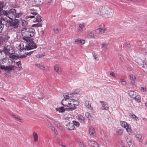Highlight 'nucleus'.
<instances>
[{
    "label": "nucleus",
    "instance_id": "nucleus-1",
    "mask_svg": "<svg viewBox=\"0 0 147 147\" xmlns=\"http://www.w3.org/2000/svg\"><path fill=\"white\" fill-rule=\"evenodd\" d=\"M21 33L23 36V39L24 40H27L30 39V37L34 36L35 30L31 28L24 27L22 28L21 31Z\"/></svg>",
    "mask_w": 147,
    "mask_h": 147
},
{
    "label": "nucleus",
    "instance_id": "nucleus-2",
    "mask_svg": "<svg viewBox=\"0 0 147 147\" xmlns=\"http://www.w3.org/2000/svg\"><path fill=\"white\" fill-rule=\"evenodd\" d=\"M7 22L9 23V28L11 31H13L17 28L19 25L20 22L18 20L13 19L7 20Z\"/></svg>",
    "mask_w": 147,
    "mask_h": 147
},
{
    "label": "nucleus",
    "instance_id": "nucleus-3",
    "mask_svg": "<svg viewBox=\"0 0 147 147\" xmlns=\"http://www.w3.org/2000/svg\"><path fill=\"white\" fill-rule=\"evenodd\" d=\"M25 40L26 41V45L25 48L26 50L28 51L37 48L36 44L34 42L32 39H30Z\"/></svg>",
    "mask_w": 147,
    "mask_h": 147
},
{
    "label": "nucleus",
    "instance_id": "nucleus-4",
    "mask_svg": "<svg viewBox=\"0 0 147 147\" xmlns=\"http://www.w3.org/2000/svg\"><path fill=\"white\" fill-rule=\"evenodd\" d=\"M30 10L32 11L31 12V14L33 15V16H27L26 17L27 18H35V16H36V20L34 21V22H41L42 20L41 19V17L38 14V13L36 12V11H37V9H35L34 8L30 9Z\"/></svg>",
    "mask_w": 147,
    "mask_h": 147
},
{
    "label": "nucleus",
    "instance_id": "nucleus-5",
    "mask_svg": "<svg viewBox=\"0 0 147 147\" xmlns=\"http://www.w3.org/2000/svg\"><path fill=\"white\" fill-rule=\"evenodd\" d=\"M69 108H67V110L68 111H71L76 109V106H78L79 102L77 100H75L73 99H69Z\"/></svg>",
    "mask_w": 147,
    "mask_h": 147
},
{
    "label": "nucleus",
    "instance_id": "nucleus-6",
    "mask_svg": "<svg viewBox=\"0 0 147 147\" xmlns=\"http://www.w3.org/2000/svg\"><path fill=\"white\" fill-rule=\"evenodd\" d=\"M3 52L6 56L8 54L9 56L10 55L14 54L15 53V52L12 47L8 45L4 47L3 48Z\"/></svg>",
    "mask_w": 147,
    "mask_h": 147
},
{
    "label": "nucleus",
    "instance_id": "nucleus-7",
    "mask_svg": "<svg viewBox=\"0 0 147 147\" xmlns=\"http://www.w3.org/2000/svg\"><path fill=\"white\" fill-rule=\"evenodd\" d=\"M34 52V51H32L29 52L25 53L24 55H20V56L14 55V54H12L11 55H10L9 57L13 59H17L19 58H23L26 57L27 56H30Z\"/></svg>",
    "mask_w": 147,
    "mask_h": 147
},
{
    "label": "nucleus",
    "instance_id": "nucleus-8",
    "mask_svg": "<svg viewBox=\"0 0 147 147\" xmlns=\"http://www.w3.org/2000/svg\"><path fill=\"white\" fill-rule=\"evenodd\" d=\"M16 68V66L13 65H10L8 66H6V67L4 65L3 66L1 65L0 66V68L1 69L4 70L5 71L8 70L9 71L14 70Z\"/></svg>",
    "mask_w": 147,
    "mask_h": 147
},
{
    "label": "nucleus",
    "instance_id": "nucleus-9",
    "mask_svg": "<svg viewBox=\"0 0 147 147\" xmlns=\"http://www.w3.org/2000/svg\"><path fill=\"white\" fill-rule=\"evenodd\" d=\"M101 12L102 14L104 15L111 16L113 15V13L112 11V10L109 8L106 9L105 10H103Z\"/></svg>",
    "mask_w": 147,
    "mask_h": 147
},
{
    "label": "nucleus",
    "instance_id": "nucleus-10",
    "mask_svg": "<svg viewBox=\"0 0 147 147\" xmlns=\"http://www.w3.org/2000/svg\"><path fill=\"white\" fill-rule=\"evenodd\" d=\"M16 12V10L14 9H11L9 10V16L8 18L10 20V19H12L13 17H14V16Z\"/></svg>",
    "mask_w": 147,
    "mask_h": 147
},
{
    "label": "nucleus",
    "instance_id": "nucleus-11",
    "mask_svg": "<svg viewBox=\"0 0 147 147\" xmlns=\"http://www.w3.org/2000/svg\"><path fill=\"white\" fill-rule=\"evenodd\" d=\"M88 144L91 147H100V145L94 141L89 140L88 142Z\"/></svg>",
    "mask_w": 147,
    "mask_h": 147
},
{
    "label": "nucleus",
    "instance_id": "nucleus-12",
    "mask_svg": "<svg viewBox=\"0 0 147 147\" xmlns=\"http://www.w3.org/2000/svg\"><path fill=\"white\" fill-rule=\"evenodd\" d=\"M69 102V99H64L62 100L61 102V103L63 105L69 107L70 106Z\"/></svg>",
    "mask_w": 147,
    "mask_h": 147
},
{
    "label": "nucleus",
    "instance_id": "nucleus-13",
    "mask_svg": "<svg viewBox=\"0 0 147 147\" xmlns=\"http://www.w3.org/2000/svg\"><path fill=\"white\" fill-rule=\"evenodd\" d=\"M100 102L102 103V109L107 110L109 109L108 105L106 103L103 101H100Z\"/></svg>",
    "mask_w": 147,
    "mask_h": 147
},
{
    "label": "nucleus",
    "instance_id": "nucleus-14",
    "mask_svg": "<svg viewBox=\"0 0 147 147\" xmlns=\"http://www.w3.org/2000/svg\"><path fill=\"white\" fill-rule=\"evenodd\" d=\"M66 128L69 130H72L74 129V126L73 123H69L66 125Z\"/></svg>",
    "mask_w": 147,
    "mask_h": 147
},
{
    "label": "nucleus",
    "instance_id": "nucleus-15",
    "mask_svg": "<svg viewBox=\"0 0 147 147\" xmlns=\"http://www.w3.org/2000/svg\"><path fill=\"white\" fill-rule=\"evenodd\" d=\"M67 108H64L63 107H59L55 108V110L57 111H58L59 113H63L65 111L67 110Z\"/></svg>",
    "mask_w": 147,
    "mask_h": 147
},
{
    "label": "nucleus",
    "instance_id": "nucleus-16",
    "mask_svg": "<svg viewBox=\"0 0 147 147\" xmlns=\"http://www.w3.org/2000/svg\"><path fill=\"white\" fill-rule=\"evenodd\" d=\"M50 119L53 121V123L56 125L57 127H58L59 129H62V127H61V124L57 121H56L53 118H50Z\"/></svg>",
    "mask_w": 147,
    "mask_h": 147
},
{
    "label": "nucleus",
    "instance_id": "nucleus-17",
    "mask_svg": "<svg viewBox=\"0 0 147 147\" xmlns=\"http://www.w3.org/2000/svg\"><path fill=\"white\" fill-rule=\"evenodd\" d=\"M73 94H69V93H66L63 95V96L65 99H69L70 98H72L73 97Z\"/></svg>",
    "mask_w": 147,
    "mask_h": 147
},
{
    "label": "nucleus",
    "instance_id": "nucleus-18",
    "mask_svg": "<svg viewBox=\"0 0 147 147\" xmlns=\"http://www.w3.org/2000/svg\"><path fill=\"white\" fill-rule=\"evenodd\" d=\"M128 94L131 97L133 98H134L136 94V93L133 91H128Z\"/></svg>",
    "mask_w": 147,
    "mask_h": 147
},
{
    "label": "nucleus",
    "instance_id": "nucleus-19",
    "mask_svg": "<svg viewBox=\"0 0 147 147\" xmlns=\"http://www.w3.org/2000/svg\"><path fill=\"white\" fill-rule=\"evenodd\" d=\"M85 104L86 107L88 108L90 110H93L91 106V104L90 103H89V102L88 101L85 100Z\"/></svg>",
    "mask_w": 147,
    "mask_h": 147
},
{
    "label": "nucleus",
    "instance_id": "nucleus-20",
    "mask_svg": "<svg viewBox=\"0 0 147 147\" xmlns=\"http://www.w3.org/2000/svg\"><path fill=\"white\" fill-rule=\"evenodd\" d=\"M130 77V80H131V82L132 84L134 85L135 83V80L136 79L135 76L132 74H131L129 75Z\"/></svg>",
    "mask_w": 147,
    "mask_h": 147
},
{
    "label": "nucleus",
    "instance_id": "nucleus-21",
    "mask_svg": "<svg viewBox=\"0 0 147 147\" xmlns=\"http://www.w3.org/2000/svg\"><path fill=\"white\" fill-rule=\"evenodd\" d=\"M9 11H5L3 10H0V15L3 14L4 16H7V17H8L9 16Z\"/></svg>",
    "mask_w": 147,
    "mask_h": 147
},
{
    "label": "nucleus",
    "instance_id": "nucleus-22",
    "mask_svg": "<svg viewBox=\"0 0 147 147\" xmlns=\"http://www.w3.org/2000/svg\"><path fill=\"white\" fill-rule=\"evenodd\" d=\"M35 66H37V67L40 68L41 69L45 70V66L41 64H36L35 65Z\"/></svg>",
    "mask_w": 147,
    "mask_h": 147
},
{
    "label": "nucleus",
    "instance_id": "nucleus-23",
    "mask_svg": "<svg viewBox=\"0 0 147 147\" xmlns=\"http://www.w3.org/2000/svg\"><path fill=\"white\" fill-rule=\"evenodd\" d=\"M127 131L130 135H133L134 134L133 131L132 130L130 127H129V125L128 127H127L126 129Z\"/></svg>",
    "mask_w": 147,
    "mask_h": 147
},
{
    "label": "nucleus",
    "instance_id": "nucleus-24",
    "mask_svg": "<svg viewBox=\"0 0 147 147\" xmlns=\"http://www.w3.org/2000/svg\"><path fill=\"white\" fill-rule=\"evenodd\" d=\"M33 136L34 137V141L36 142L38 140V135L34 131L33 133Z\"/></svg>",
    "mask_w": 147,
    "mask_h": 147
},
{
    "label": "nucleus",
    "instance_id": "nucleus-25",
    "mask_svg": "<svg viewBox=\"0 0 147 147\" xmlns=\"http://www.w3.org/2000/svg\"><path fill=\"white\" fill-rule=\"evenodd\" d=\"M6 5V3L3 1H0V10H3V8H4Z\"/></svg>",
    "mask_w": 147,
    "mask_h": 147
},
{
    "label": "nucleus",
    "instance_id": "nucleus-26",
    "mask_svg": "<svg viewBox=\"0 0 147 147\" xmlns=\"http://www.w3.org/2000/svg\"><path fill=\"white\" fill-rule=\"evenodd\" d=\"M121 125L122 127L126 128V129L127 128V127H128L129 125L127 122L125 121L122 122V123H121Z\"/></svg>",
    "mask_w": 147,
    "mask_h": 147
},
{
    "label": "nucleus",
    "instance_id": "nucleus-27",
    "mask_svg": "<svg viewBox=\"0 0 147 147\" xmlns=\"http://www.w3.org/2000/svg\"><path fill=\"white\" fill-rule=\"evenodd\" d=\"M6 21L5 20L4 18H3L2 17H1L0 18V25H3V28L4 25L5 24H6Z\"/></svg>",
    "mask_w": 147,
    "mask_h": 147
},
{
    "label": "nucleus",
    "instance_id": "nucleus-28",
    "mask_svg": "<svg viewBox=\"0 0 147 147\" xmlns=\"http://www.w3.org/2000/svg\"><path fill=\"white\" fill-rule=\"evenodd\" d=\"M89 132L90 135H92L95 133V131L93 127H91L89 129Z\"/></svg>",
    "mask_w": 147,
    "mask_h": 147
},
{
    "label": "nucleus",
    "instance_id": "nucleus-29",
    "mask_svg": "<svg viewBox=\"0 0 147 147\" xmlns=\"http://www.w3.org/2000/svg\"><path fill=\"white\" fill-rule=\"evenodd\" d=\"M129 116L136 121H139V119L134 114L129 113Z\"/></svg>",
    "mask_w": 147,
    "mask_h": 147
},
{
    "label": "nucleus",
    "instance_id": "nucleus-30",
    "mask_svg": "<svg viewBox=\"0 0 147 147\" xmlns=\"http://www.w3.org/2000/svg\"><path fill=\"white\" fill-rule=\"evenodd\" d=\"M134 98L136 101H137L138 102H140L141 97L139 95H137L136 94V95L135 96Z\"/></svg>",
    "mask_w": 147,
    "mask_h": 147
},
{
    "label": "nucleus",
    "instance_id": "nucleus-31",
    "mask_svg": "<svg viewBox=\"0 0 147 147\" xmlns=\"http://www.w3.org/2000/svg\"><path fill=\"white\" fill-rule=\"evenodd\" d=\"M108 47V45L106 43H102L101 44V48L103 50L107 49Z\"/></svg>",
    "mask_w": 147,
    "mask_h": 147
},
{
    "label": "nucleus",
    "instance_id": "nucleus-32",
    "mask_svg": "<svg viewBox=\"0 0 147 147\" xmlns=\"http://www.w3.org/2000/svg\"><path fill=\"white\" fill-rule=\"evenodd\" d=\"M79 42L80 43L82 44H84L85 43V41L84 40L80 39L79 38L76 39L75 41V42Z\"/></svg>",
    "mask_w": 147,
    "mask_h": 147
},
{
    "label": "nucleus",
    "instance_id": "nucleus-33",
    "mask_svg": "<svg viewBox=\"0 0 147 147\" xmlns=\"http://www.w3.org/2000/svg\"><path fill=\"white\" fill-rule=\"evenodd\" d=\"M28 23L27 21L25 20H22V25L24 27H27L26 26L28 24Z\"/></svg>",
    "mask_w": 147,
    "mask_h": 147
},
{
    "label": "nucleus",
    "instance_id": "nucleus-34",
    "mask_svg": "<svg viewBox=\"0 0 147 147\" xmlns=\"http://www.w3.org/2000/svg\"><path fill=\"white\" fill-rule=\"evenodd\" d=\"M127 143L129 147H135L134 143L132 140H129V142H128Z\"/></svg>",
    "mask_w": 147,
    "mask_h": 147
},
{
    "label": "nucleus",
    "instance_id": "nucleus-35",
    "mask_svg": "<svg viewBox=\"0 0 147 147\" xmlns=\"http://www.w3.org/2000/svg\"><path fill=\"white\" fill-rule=\"evenodd\" d=\"M23 13H22L20 12L19 13H16V14L14 16V18L15 19L16 18H19L22 15Z\"/></svg>",
    "mask_w": 147,
    "mask_h": 147
},
{
    "label": "nucleus",
    "instance_id": "nucleus-36",
    "mask_svg": "<svg viewBox=\"0 0 147 147\" xmlns=\"http://www.w3.org/2000/svg\"><path fill=\"white\" fill-rule=\"evenodd\" d=\"M85 26V24L84 23L82 24H79V27L78 28V30L80 31H81L83 30V28Z\"/></svg>",
    "mask_w": 147,
    "mask_h": 147
},
{
    "label": "nucleus",
    "instance_id": "nucleus-37",
    "mask_svg": "<svg viewBox=\"0 0 147 147\" xmlns=\"http://www.w3.org/2000/svg\"><path fill=\"white\" fill-rule=\"evenodd\" d=\"M86 116L88 119V120H90L92 118V115L90 113L88 112H87L85 114Z\"/></svg>",
    "mask_w": 147,
    "mask_h": 147
},
{
    "label": "nucleus",
    "instance_id": "nucleus-38",
    "mask_svg": "<svg viewBox=\"0 0 147 147\" xmlns=\"http://www.w3.org/2000/svg\"><path fill=\"white\" fill-rule=\"evenodd\" d=\"M11 115L14 117L16 119H17L18 120L20 121V122H22V119L20 118L19 116H16V115L13 114H11Z\"/></svg>",
    "mask_w": 147,
    "mask_h": 147
},
{
    "label": "nucleus",
    "instance_id": "nucleus-39",
    "mask_svg": "<svg viewBox=\"0 0 147 147\" xmlns=\"http://www.w3.org/2000/svg\"><path fill=\"white\" fill-rule=\"evenodd\" d=\"M73 123L74 126L75 125L76 126L78 127L80 126V124L79 122L76 121H73Z\"/></svg>",
    "mask_w": 147,
    "mask_h": 147
},
{
    "label": "nucleus",
    "instance_id": "nucleus-40",
    "mask_svg": "<svg viewBox=\"0 0 147 147\" xmlns=\"http://www.w3.org/2000/svg\"><path fill=\"white\" fill-rule=\"evenodd\" d=\"M32 26L33 27H42V24H41L39 23L36 24H35L32 25Z\"/></svg>",
    "mask_w": 147,
    "mask_h": 147
},
{
    "label": "nucleus",
    "instance_id": "nucleus-41",
    "mask_svg": "<svg viewBox=\"0 0 147 147\" xmlns=\"http://www.w3.org/2000/svg\"><path fill=\"white\" fill-rule=\"evenodd\" d=\"M123 133V130L122 129H120L117 132V135H121Z\"/></svg>",
    "mask_w": 147,
    "mask_h": 147
},
{
    "label": "nucleus",
    "instance_id": "nucleus-42",
    "mask_svg": "<svg viewBox=\"0 0 147 147\" xmlns=\"http://www.w3.org/2000/svg\"><path fill=\"white\" fill-rule=\"evenodd\" d=\"M136 137L139 139V140H141L142 138V136L140 134H137L136 136Z\"/></svg>",
    "mask_w": 147,
    "mask_h": 147
},
{
    "label": "nucleus",
    "instance_id": "nucleus-43",
    "mask_svg": "<svg viewBox=\"0 0 147 147\" xmlns=\"http://www.w3.org/2000/svg\"><path fill=\"white\" fill-rule=\"evenodd\" d=\"M78 144L81 147H86L81 142L78 141Z\"/></svg>",
    "mask_w": 147,
    "mask_h": 147
},
{
    "label": "nucleus",
    "instance_id": "nucleus-44",
    "mask_svg": "<svg viewBox=\"0 0 147 147\" xmlns=\"http://www.w3.org/2000/svg\"><path fill=\"white\" fill-rule=\"evenodd\" d=\"M127 142H129V141L130 140H131V139L130 138L129 136H127L125 138Z\"/></svg>",
    "mask_w": 147,
    "mask_h": 147
},
{
    "label": "nucleus",
    "instance_id": "nucleus-45",
    "mask_svg": "<svg viewBox=\"0 0 147 147\" xmlns=\"http://www.w3.org/2000/svg\"><path fill=\"white\" fill-rule=\"evenodd\" d=\"M89 36L92 38H93L94 37V35L92 32H90L89 34Z\"/></svg>",
    "mask_w": 147,
    "mask_h": 147
},
{
    "label": "nucleus",
    "instance_id": "nucleus-46",
    "mask_svg": "<svg viewBox=\"0 0 147 147\" xmlns=\"http://www.w3.org/2000/svg\"><path fill=\"white\" fill-rule=\"evenodd\" d=\"M54 69L57 72H59L60 71H59V68L55 66L54 67Z\"/></svg>",
    "mask_w": 147,
    "mask_h": 147
},
{
    "label": "nucleus",
    "instance_id": "nucleus-47",
    "mask_svg": "<svg viewBox=\"0 0 147 147\" xmlns=\"http://www.w3.org/2000/svg\"><path fill=\"white\" fill-rule=\"evenodd\" d=\"M96 54L94 53L93 55V57L96 60L98 61L99 60V59L96 57Z\"/></svg>",
    "mask_w": 147,
    "mask_h": 147
},
{
    "label": "nucleus",
    "instance_id": "nucleus-48",
    "mask_svg": "<svg viewBox=\"0 0 147 147\" xmlns=\"http://www.w3.org/2000/svg\"><path fill=\"white\" fill-rule=\"evenodd\" d=\"M54 31L55 33H57L58 32V29L57 28H54Z\"/></svg>",
    "mask_w": 147,
    "mask_h": 147
},
{
    "label": "nucleus",
    "instance_id": "nucleus-49",
    "mask_svg": "<svg viewBox=\"0 0 147 147\" xmlns=\"http://www.w3.org/2000/svg\"><path fill=\"white\" fill-rule=\"evenodd\" d=\"M16 65L18 66H19L21 65V61H19L18 62H16Z\"/></svg>",
    "mask_w": 147,
    "mask_h": 147
},
{
    "label": "nucleus",
    "instance_id": "nucleus-50",
    "mask_svg": "<svg viewBox=\"0 0 147 147\" xmlns=\"http://www.w3.org/2000/svg\"><path fill=\"white\" fill-rule=\"evenodd\" d=\"M110 74L111 76L113 77H115V75L114 74V73L113 72H110Z\"/></svg>",
    "mask_w": 147,
    "mask_h": 147
},
{
    "label": "nucleus",
    "instance_id": "nucleus-51",
    "mask_svg": "<svg viewBox=\"0 0 147 147\" xmlns=\"http://www.w3.org/2000/svg\"><path fill=\"white\" fill-rule=\"evenodd\" d=\"M58 144L61 145V146H62L63 147H65V145H63V144L62 143H60V142H59Z\"/></svg>",
    "mask_w": 147,
    "mask_h": 147
},
{
    "label": "nucleus",
    "instance_id": "nucleus-52",
    "mask_svg": "<svg viewBox=\"0 0 147 147\" xmlns=\"http://www.w3.org/2000/svg\"><path fill=\"white\" fill-rule=\"evenodd\" d=\"M44 34V32L43 31H41L40 32L39 34L41 36L42 35Z\"/></svg>",
    "mask_w": 147,
    "mask_h": 147
},
{
    "label": "nucleus",
    "instance_id": "nucleus-53",
    "mask_svg": "<svg viewBox=\"0 0 147 147\" xmlns=\"http://www.w3.org/2000/svg\"><path fill=\"white\" fill-rule=\"evenodd\" d=\"M121 83L123 85H125L127 84V83L125 80H124L123 82H122V83Z\"/></svg>",
    "mask_w": 147,
    "mask_h": 147
},
{
    "label": "nucleus",
    "instance_id": "nucleus-54",
    "mask_svg": "<svg viewBox=\"0 0 147 147\" xmlns=\"http://www.w3.org/2000/svg\"><path fill=\"white\" fill-rule=\"evenodd\" d=\"M40 5L39 4H37L36 5H32V7H38Z\"/></svg>",
    "mask_w": 147,
    "mask_h": 147
},
{
    "label": "nucleus",
    "instance_id": "nucleus-55",
    "mask_svg": "<svg viewBox=\"0 0 147 147\" xmlns=\"http://www.w3.org/2000/svg\"><path fill=\"white\" fill-rule=\"evenodd\" d=\"M101 32H103V33L107 30V29L106 28L101 29Z\"/></svg>",
    "mask_w": 147,
    "mask_h": 147
},
{
    "label": "nucleus",
    "instance_id": "nucleus-56",
    "mask_svg": "<svg viewBox=\"0 0 147 147\" xmlns=\"http://www.w3.org/2000/svg\"><path fill=\"white\" fill-rule=\"evenodd\" d=\"M121 146L122 147H124V146H125V143L122 141L121 142Z\"/></svg>",
    "mask_w": 147,
    "mask_h": 147
},
{
    "label": "nucleus",
    "instance_id": "nucleus-57",
    "mask_svg": "<svg viewBox=\"0 0 147 147\" xmlns=\"http://www.w3.org/2000/svg\"><path fill=\"white\" fill-rule=\"evenodd\" d=\"M101 30V28H98L96 29V31H97L98 30L99 31V32H101V30Z\"/></svg>",
    "mask_w": 147,
    "mask_h": 147
},
{
    "label": "nucleus",
    "instance_id": "nucleus-58",
    "mask_svg": "<svg viewBox=\"0 0 147 147\" xmlns=\"http://www.w3.org/2000/svg\"><path fill=\"white\" fill-rule=\"evenodd\" d=\"M51 128L53 131H55V129L53 126L51 127Z\"/></svg>",
    "mask_w": 147,
    "mask_h": 147
},
{
    "label": "nucleus",
    "instance_id": "nucleus-59",
    "mask_svg": "<svg viewBox=\"0 0 147 147\" xmlns=\"http://www.w3.org/2000/svg\"><path fill=\"white\" fill-rule=\"evenodd\" d=\"M45 55H40L39 56V58H41L44 57V56H45Z\"/></svg>",
    "mask_w": 147,
    "mask_h": 147
},
{
    "label": "nucleus",
    "instance_id": "nucleus-60",
    "mask_svg": "<svg viewBox=\"0 0 147 147\" xmlns=\"http://www.w3.org/2000/svg\"><path fill=\"white\" fill-rule=\"evenodd\" d=\"M1 38H0V43L1 44L3 42V40L2 39H1Z\"/></svg>",
    "mask_w": 147,
    "mask_h": 147
},
{
    "label": "nucleus",
    "instance_id": "nucleus-61",
    "mask_svg": "<svg viewBox=\"0 0 147 147\" xmlns=\"http://www.w3.org/2000/svg\"><path fill=\"white\" fill-rule=\"evenodd\" d=\"M125 45L127 46H128V45H130V44L129 42H126Z\"/></svg>",
    "mask_w": 147,
    "mask_h": 147
},
{
    "label": "nucleus",
    "instance_id": "nucleus-62",
    "mask_svg": "<svg viewBox=\"0 0 147 147\" xmlns=\"http://www.w3.org/2000/svg\"><path fill=\"white\" fill-rule=\"evenodd\" d=\"M18 69L19 70H20L22 68V67L21 66L19 67H18Z\"/></svg>",
    "mask_w": 147,
    "mask_h": 147
},
{
    "label": "nucleus",
    "instance_id": "nucleus-63",
    "mask_svg": "<svg viewBox=\"0 0 147 147\" xmlns=\"http://www.w3.org/2000/svg\"><path fill=\"white\" fill-rule=\"evenodd\" d=\"M3 52V50L0 49V53L1 55L2 54Z\"/></svg>",
    "mask_w": 147,
    "mask_h": 147
},
{
    "label": "nucleus",
    "instance_id": "nucleus-64",
    "mask_svg": "<svg viewBox=\"0 0 147 147\" xmlns=\"http://www.w3.org/2000/svg\"><path fill=\"white\" fill-rule=\"evenodd\" d=\"M142 120L144 121H147V119L145 118H143L142 119Z\"/></svg>",
    "mask_w": 147,
    "mask_h": 147
}]
</instances>
